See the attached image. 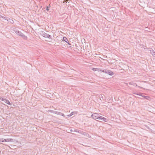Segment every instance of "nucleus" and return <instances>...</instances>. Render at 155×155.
I'll return each instance as SVG.
<instances>
[{"label":"nucleus","instance_id":"1","mask_svg":"<svg viewBox=\"0 0 155 155\" xmlns=\"http://www.w3.org/2000/svg\"><path fill=\"white\" fill-rule=\"evenodd\" d=\"M15 32L20 36L22 37L23 39L25 40H27V37L25 36V35L22 33L21 31H19L18 30H16V31H15Z\"/></svg>","mask_w":155,"mask_h":155},{"label":"nucleus","instance_id":"2","mask_svg":"<svg viewBox=\"0 0 155 155\" xmlns=\"http://www.w3.org/2000/svg\"><path fill=\"white\" fill-rule=\"evenodd\" d=\"M41 35L43 37L49 38L50 39H52V36L49 34L46 33L45 32L42 31L41 33Z\"/></svg>","mask_w":155,"mask_h":155},{"label":"nucleus","instance_id":"3","mask_svg":"<svg viewBox=\"0 0 155 155\" xmlns=\"http://www.w3.org/2000/svg\"><path fill=\"white\" fill-rule=\"evenodd\" d=\"M102 72L111 76L113 75L114 74L112 71L107 69H104Z\"/></svg>","mask_w":155,"mask_h":155},{"label":"nucleus","instance_id":"4","mask_svg":"<svg viewBox=\"0 0 155 155\" xmlns=\"http://www.w3.org/2000/svg\"><path fill=\"white\" fill-rule=\"evenodd\" d=\"M100 116V115L99 114L96 113H94L92 114L91 117L94 120H96V119L99 120Z\"/></svg>","mask_w":155,"mask_h":155},{"label":"nucleus","instance_id":"5","mask_svg":"<svg viewBox=\"0 0 155 155\" xmlns=\"http://www.w3.org/2000/svg\"><path fill=\"white\" fill-rule=\"evenodd\" d=\"M128 84L130 85H133L134 86L137 87L138 86L139 88H141L143 89H145L142 87H140L139 86H138L137 84L134 83L133 82H130L128 83Z\"/></svg>","mask_w":155,"mask_h":155},{"label":"nucleus","instance_id":"6","mask_svg":"<svg viewBox=\"0 0 155 155\" xmlns=\"http://www.w3.org/2000/svg\"><path fill=\"white\" fill-rule=\"evenodd\" d=\"M99 120H101L102 121H104V122H106L108 121V120L106 118L101 116L99 117Z\"/></svg>","mask_w":155,"mask_h":155},{"label":"nucleus","instance_id":"7","mask_svg":"<svg viewBox=\"0 0 155 155\" xmlns=\"http://www.w3.org/2000/svg\"><path fill=\"white\" fill-rule=\"evenodd\" d=\"M62 40L63 41L66 42L69 45H71V44L69 43L68 40V39L66 38V37H63Z\"/></svg>","mask_w":155,"mask_h":155},{"label":"nucleus","instance_id":"8","mask_svg":"<svg viewBox=\"0 0 155 155\" xmlns=\"http://www.w3.org/2000/svg\"><path fill=\"white\" fill-rule=\"evenodd\" d=\"M99 97L101 100H104L106 99L105 97L104 94H100L99 95Z\"/></svg>","mask_w":155,"mask_h":155},{"label":"nucleus","instance_id":"9","mask_svg":"<svg viewBox=\"0 0 155 155\" xmlns=\"http://www.w3.org/2000/svg\"><path fill=\"white\" fill-rule=\"evenodd\" d=\"M6 20H7V21L12 24H13L14 23V21L12 19L8 18V17H6Z\"/></svg>","mask_w":155,"mask_h":155},{"label":"nucleus","instance_id":"10","mask_svg":"<svg viewBox=\"0 0 155 155\" xmlns=\"http://www.w3.org/2000/svg\"><path fill=\"white\" fill-rule=\"evenodd\" d=\"M4 102L10 105H11L12 104V103H11L9 101L6 99H5V101H4Z\"/></svg>","mask_w":155,"mask_h":155},{"label":"nucleus","instance_id":"11","mask_svg":"<svg viewBox=\"0 0 155 155\" xmlns=\"http://www.w3.org/2000/svg\"><path fill=\"white\" fill-rule=\"evenodd\" d=\"M142 97H143L144 98L148 100H150V99H151L149 96H145L143 95H142Z\"/></svg>","mask_w":155,"mask_h":155},{"label":"nucleus","instance_id":"12","mask_svg":"<svg viewBox=\"0 0 155 155\" xmlns=\"http://www.w3.org/2000/svg\"><path fill=\"white\" fill-rule=\"evenodd\" d=\"M83 135L89 138H90L91 137V136L90 137L89 135L88 134L85 132H84V133H83Z\"/></svg>","mask_w":155,"mask_h":155},{"label":"nucleus","instance_id":"13","mask_svg":"<svg viewBox=\"0 0 155 155\" xmlns=\"http://www.w3.org/2000/svg\"><path fill=\"white\" fill-rule=\"evenodd\" d=\"M76 114L77 113L75 111L72 112H71L69 115H68V117H70L72 116L73 115L75 114Z\"/></svg>","mask_w":155,"mask_h":155},{"label":"nucleus","instance_id":"14","mask_svg":"<svg viewBox=\"0 0 155 155\" xmlns=\"http://www.w3.org/2000/svg\"><path fill=\"white\" fill-rule=\"evenodd\" d=\"M53 113H55L58 115H60V114H61V112H58L57 111H54Z\"/></svg>","mask_w":155,"mask_h":155},{"label":"nucleus","instance_id":"15","mask_svg":"<svg viewBox=\"0 0 155 155\" xmlns=\"http://www.w3.org/2000/svg\"><path fill=\"white\" fill-rule=\"evenodd\" d=\"M3 141H4V142H9V138L6 139H3Z\"/></svg>","mask_w":155,"mask_h":155},{"label":"nucleus","instance_id":"16","mask_svg":"<svg viewBox=\"0 0 155 155\" xmlns=\"http://www.w3.org/2000/svg\"><path fill=\"white\" fill-rule=\"evenodd\" d=\"M97 71L98 72H102V71H103L104 70H103L102 69H100L99 68H97Z\"/></svg>","mask_w":155,"mask_h":155},{"label":"nucleus","instance_id":"17","mask_svg":"<svg viewBox=\"0 0 155 155\" xmlns=\"http://www.w3.org/2000/svg\"><path fill=\"white\" fill-rule=\"evenodd\" d=\"M78 132L83 135V133H84V132L82 131L81 130H78Z\"/></svg>","mask_w":155,"mask_h":155},{"label":"nucleus","instance_id":"18","mask_svg":"<svg viewBox=\"0 0 155 155\" xmlns=\"http://www.w3.org/2000/svg\"><path fill=\"white\" fill-rule=\"evenodd\" d=\"M6 98H5L4 97H0V99L2 101H5V100Z\"/></svg>","mask_w":155,"mask_h":155},{"label":"nucleus","instance_id":"19","mask_svg":"<svg viewBox=\"0 0 155 155\" xmlns=\"http://www.w3.org/2000/svg\"><path fill=\"white\" fill-rule=\"evenodd\" d=\"M15 141V139H10L9 138V141L14 142Z\"/></svg>","mask_w":155,"mask_h":155},{"label":"nucleus","instance_id":"20","mask_svg":"<svg viewBox=\"0 0 155 155\" xmlns=\"http://www.w3.org/2000/svg\"><path fill=\"white\" fill-rule=\"evenodd\" d=\"M150 52L151 54H153V53H154V51H153V49L150 50Z\"/></svg>","mask_w":155,"mask_h":155},{"label":"nucleus","instance_id":"21","mask_svg":"<svg viewBox=\"0 0 155 155\" xmlns=\"http://www.w3.org/2000/svg\"><path fill=\"white\" fill-rule=\"evenodd\" d=\"M50 7V6H47L46 7V10L47 11H48L49 10V8Z\"/></svg>","mask_w":155,"mask_h":155},{"label":"nucleus","instance_id":"22","mask_svg":"<svg viewBox=\"0 0 155 155\" xmlns=\"http://www.w3.org/2000/svg\"><path fill=\"white\" fill-rule=\"evenodd\" d=\"M97 68H92V70L94 71H97Z\"/></svg>","mask_w":155,"mask_h":155},{"label":"nucleus","instance_id":"23","mask_svg":"<svg viewBox=\"0 0 155 155\" xmlns=\"http://www.w3.org/2000/svg\"><path fill=\"white\" fill-rule=\"evenodd\" d=\"M143 94H142L141 93H138L137 95L140 96H141L142 97V96Z\"/></svg>","mask_w":155,"mask_h":155},{"label":"nucleus","instance_id":"24","mask_svg":"<svg viewBox=\"0 0 155 155\" xmlns=\"http://www.w3.org/2000/svg\"><path fill=\"white\" fill-rule=\"evenodd\" d=\"M4 142L3 139V138L0 139V142Z\"/></svg>","mask_w":155,"mask_h":155},{"label":"nucleus","instance_id":"25","mask_svg":"<svg viewBox=\"0 0 155 155\" xmlns=\"http://www.w3.org/2000/svg\"><path fill=\"white\" fill-rule=\"evenodd\" d=\"M60 115H61L62 116H63L64 117V116H65L64 114L61 113V114H60Z\"/></svg>","mask_w":155,"mask_h":155},{"label":"nucleus","instance_id":"26","mask_svg":"<svg viewBox=\"0 0 155 155\" xmlns=\"http://www.w3.org/2000/svg\"><path fill=\"white\" fill-rule=\"evenodd\" d=\"M152 55L153 56L155 57V51H154V53H153Z\"/></svg>","mask_w":155,"mask_h":155},{"label":"nucleus","instance_id":"27","mask_svg":"<svg viewBox=\"0 0 155 155\" xmlns=\"http://www.w3.org/2000/svg\"><path fill=\"white\" fill-rule=\"evenodd\" d=\"M78 130L77 129H75L74 130V132H78Z\"/></svg>","mask_w":155,"mask_h":155},{"label":"nucleus","instance_id":"28","mask_svg":"<svg viewBox=\"0 0 155 155\" xmlns=\"http://www.w3.org/2000/svg\"><path fill=\"white\" fill-rule=\"evenodd\" d=\"M50 110V111L51 112L53 113L54 112V111L52 110Z\"/></svg>","mask_w":155,"mask_h":155},{"label":"nucleus","instance_id":"29","mask_svg":"<svg viewBox=\"0 0 155 155\" xmlns=\"http://www.w3.org/2000/svg\"><path fill=\"white\" fill-rule=\"evenodd\" d=\"M133 94H136V95H137V94H138V93H133Z\"/></svg>","mask_w":155,"mask_h":155},{"label":"nucleus","instance_id":"30","mask_svg":"<svg viewBox=\"0 0 155 155\" xmlns=\"http://www.w3.org/2000/svg\"><path fill=\"white\" fill-rule=\"evenodd\" d=\"M66 2V1H64V2Z\"/></svg>","mask_w":155,"mask_h":155},{"label":"nucleus","instance_id":"31","mask_svg":"<svg viewBox=\"0 0 155 155\" xmlns=\"http://www.w3.org/2000/svg\"><path fill=\"white\" fill-rule=\"evenodd\" d=\"M138 97V98H140V99H142V98H140V97Z\"/></svg>","mask_w":155,"mask_h":155},{"label":"nucleus","instance_id":"32","mask_svg":"<svg viewBox=\"0 0 155 155\" xmlns=\"http://www.w3.org/2000/svg\"><path fill=\"white\" fill-rule=\"evenodd\" d=\"M70 131H71H71H72V130H70Z\"/></svg>","mask_w":155,"mask_h":155}]
</instances>
